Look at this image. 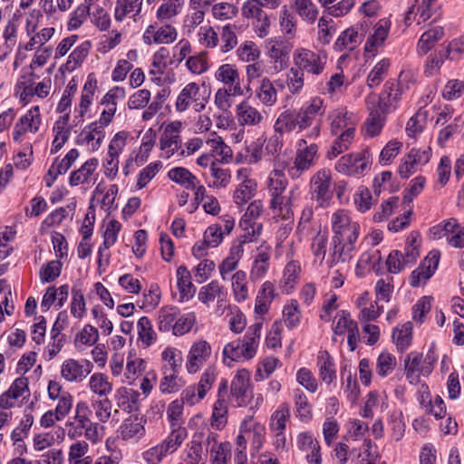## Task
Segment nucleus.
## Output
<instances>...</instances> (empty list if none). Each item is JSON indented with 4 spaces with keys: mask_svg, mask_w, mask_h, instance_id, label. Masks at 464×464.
<instances>
[{
    "mask_svg": "<svg viewBox=\"0 0 464 464\" xmlns=\"http://www.w3.org/2000/svg\"><path fill=\"white\" fill-rule=\"evenodd\" d=\"M331 227L334 235L331 241L330 259L327 262L329 266L333 267L339 262L344 263L352 258L356 250L361 227L344 209H338L332 214Z\"/></svg>",
    "mask_w": 464,
    "mask_h": 464,
    "instance_id": "1",
    "label": "nucleus"
},
{
    "mask_svg": "<svg viewBox=\"0 0 464 464\" xmlns=\"http://www.w3.org/2000/svg\"><path fill=\"white\" fill-rule=\"evenodd\" d=\"M288 181L283 170L275 169L267 178V192L270 197L269 208L274 218L292 222L294 220V202L298 199L297 188H292L287 193Z\"/></svg>",
    "mask_w": 464,
    "mask_h": 464,
    "instance_id": "2",
    "label": "nucleus"
},
{
    "mask_svg": "<svg viewBox=\"0 0 464 464\" xmlns=\"http://www.w3.org/2000/svg\"><path fill=\"white\" fill-rule=\"evenodd\" d=\"M262 327L263 319H259L248 326L242 338L229 342L224 346L222 361L226 366L232 368L235 362H247L256 355Z\"/></svg>",
    "mask_w": 464,
    "mask_h": 464,
    "instance_id": "3",
    "label": "nucleus"
},
{
    "mask_svg": "<svg viewBox=\"0 0 464 464\" xmlns=\"http://www.w3.org/2000/svg\"><path fill=\"white\" fill-rule=\"evenodd\" d=\"M292 59L294 66L300 71L313 76H319L326 68L328 55L324 50L298 46L294 50Z\"/></svg>",
    "mask_w": 464,
    "mask_h": 464,
    "instance_id": "4",
    "label": "nucleus"
},
{
    "mask_svg": "<svg viewBox=\"0 0 464 464\" xmlns=\"http://www.w3.org/2000/svg\"><path fill=\"white\" fill-rule=\"evenodd\" d=\"M297 111L305 129H309L305 137L310 140L317 139L321 135L322 121H318L314 126L313 123L317 116L324 115L326 111L324 100L319 96H314L304 102Z\"/></svg>",
    "mask_w": 464,
    "mask_h": 464,
    "instance_id": "5",
    "label": "nucleus"
},
{
    "mask_svg": "<svg viewBox=\"0 0 464 464\" xmlns=\"http://www.w3.org/2000/svg\"><path fill=\"white\" fill-rule=\"evenodd\" d=\"M372 160L368 150L352 152L342 156L334 164V169L344 176L361 178L371 169Z\"/></svg>",
    "mask_w": 464,
    "mask_h": 464,
    "instance_id": "6",
    "label": "nucleus"
},
{
    "mask_svg": "<svg viewBox=\"0 0 464 464\" xmlns=\"http://www.w3.org/2000/svg\"><path fill=\"white\" fill-rule=\"evenodd\" d=\"M209 97L210 92L206 89L202 91L197 82H189L179 93L175 109L178 112H184L192 106L196 112H200L205 110Z\"/></svg>",
    "mask_w": 464,
    "mask_h": 464,
    "instance_id": "7",
    "label": "nucleus"
},
{
    "mask_svg": "<svg viewBox=\"0 0 464 464\" xmlns=\"http://www.w3.org/2000/svg\"><path fill=\"white\" fill-rule=\"evenodd\" d=\"M317 154V144H308L305 139H300L296 143V151L293 166L289 167L287 169L288 176L292 179H299L314 165Z\"/></svg>",
    "mask_w": 464,
    "mask_h": 464,
    "instance_id": "8",
    "label": "nucleus"
},
{
    "mask_svg": "<svg viewBox=\"0 0 464 464\" xmlns=\"http://www.w3.org/2000/svg\"><path fill=\"white\" fill-rule=\"evenodd\" d=\"M261 0H247L241 8L245 18L252 19V25L258 37L264 38L270 32V16L264 11Z\"/></svg>",
    "mask_w": 464,
    "mask_h": 464,
    "instance_id": "9",
    "label": "nucleus"
},
{
    "mask_svg": "<svg viewBox=\"0 0 464 464\" xmlns=\"http://www.w3.org/2000/svg\"><path fill=\"white\" fill-rule=\"evenodd\" d=\"M310 193L312 199L320 207L329 205L333 198L332 171L329 169L317 170L310 180Z\"/></svg>",
    "mask_w": 464,
    "mask_h": 464,
    "instance_id": "10",
    "label": "nucleus"
},
{
    "mask_svg": "<svg viewBox=\"0 0 464 464\" xmlns=\"http://www.w3.org/2000/svg\"><path fill=\"white\" fill-rule=\"evenodd\" d=\"M183 442L179 433H169L160 443L143 451L142 459L147 464H160L164 458L177 451Z\"/></svg>",
    "mask_w": 464,
    "mask_h": 464,
    "instance_id": "11",
    "label": "nucleus"
},
{
    "mask_svg": "<svg viewBox=\"0 0 464 464\" xmlns=\"http://www.w3.org/2000/svg\"><path fill=\"white\" fill-rule=\"evenodd\" d=\"M42 125V115L39 106H33L22 115L15 122L13 130V140L21 143L24 140L26 134H35Z\"/></svg>",
    "mask_w": 464,
    "mask_h": 464,
    "instance_id": "12",
    "label": "nucleus"
},
{
    "mask_svg": "<svg viewBox=\"0 0 464 464\" xmlns=\"http://www.w3.org/2000/svg\"><path fill=\"white\" fill-rule=\"evenodd\" d=\"M333 331L335 335H344L347 334V343L350 351L353 352L360 342L358 324L354 321L350 312L346 310L339 311L333 322Z\"/></svg>",
    "mask_w": 464,
    "mask_h": 464,
    "instance_id": "13",
    "label": "nucleus"
},
{
    "mask_svg": "<svg viewBox=\"0 0 464 464\" xmlns=\"http://www.w3.org/2000/svg\"><path fill=\"white\" fill-rule=\"evenodd\" d=\"M181 126V122L177 121L169 123L164 128L160 138V158L168 160L180 149Z\"/></svg>",
    "mask_w": 464,
    "mask_h": 464,
    "instance_id": "14",
    "label": "nucleus"
},
{
    "mask_svg": "<svg viewBox=\"0 0 464 464\" xmlns=\"http://www.w3.org/2000/svg\"><path fill=\"white\" fill-rule=\"evenodd\" d=\"M251 372L247 369L237 371L230 385V396L237 407H245L250 399Z\"/></svg>",
    "mask_w": 464,
    "mask_h": 464,
    "instance_id": "15",
    "label": "nucleus"
},
{
    "mask_svg": "<svg viewBox=\"0 0 464 464\" xmlns=\"http://www.w3.org/2000/svg\"><path fill=\"white\" fill-rule=\"evenodd\" d=\"M212 348L206 340H198L192 343L187 355L186 369L188 373L198 372L210 359Z\"/></svg>",
    "mask_w": 464,
    "mask_h": 464,
    "instance_id": "16",
    "label": "nucleus"
},
{
    "mask_svg": "<svg viewBox=\"0 0 464 464\" xmlns=\"http://www.w3.org/2000/svg\"><path fill=\"white\" fill-rule=\"evenodd\" d=\"M93 364L86 359H67L61 366V376L69 382L80 383L92 372Z\"/></svg>",
    "mask_w": 464,
    "mask_h": 464,
    "instance_id": "17",
    "label": "nucleus"
},
{
    "mask_svg": "<svg viewBox=\"0 0 464 464\" xmlns=\"http://www.w3.org/2000/svg\"><path fill=\"white\" fill-rule=\"evenodd\" d=\"M99 160L91 158L87 160L79 169L71 172L68 183L71 187L82 185L85 188L92 187L99 177L97 171Z\"/></svg>",
    "mask_w": 464,
    "mask_h": 464,
    "instance_id": "18",
    "label": "nucleus"
},
{
    "mask_svg": "<svg viewBox=\"0 0 464 464\" xmlns=\"http://www.w3.org/2000/svg\"><path fill=\"white\" fill-rule=\"evenodd\" d=\"M328 120L330 121V131L333 135H337L343 131L355 133L359 121L354 113L348 111L346 107L343 106L333 110L328 115Z\"/></svg>",
    "mask_w": 464,
    "mask_h": 464,
    "instance_id": "19",
    "label": "nucleus"
},
{
    "mask_svg": "<svg viewBox=\"0 0 464 464\" xmlns=\"http://www.w3.org/2000/svg\"><path fill=\"white\" fill-rule=\"evenodd\" d=\"M178 37L177 29L170 24L157 26L150 24L142 34V41L147 45L169 44L174 43Z\"/></svg>",
    "mask_w": 464,
    "mask_h": 464,
    "instance_id": "20",
    "label": "nucleus"
},
{
    "mask_svg": "<svg viewBox=\"0 0 464 464\" xmlns=\"http://www.w3.org/2000/svg\"><path fill=\"white\" fill-rule=\"evenodd\" d=\"M126 96V91L123 87L115 86L111 88L102 99L101 104L103 109L99 120L96 121L105 128L112 121L117 111L118 101H121Z\"/></svg>",
    "mask_w": 464,
    "mask_h": 464,
    "instance_id": "21",
    "label": "nucleus"
},
{
    "mask_svg": "<svg viewBox=\"0 0 464 464\" xmlns=\"http://www.w3.org/2000/svg\"><path fill=\"white\" fill-rule=\"evenodd\" d=\"M214 77L224 85L222 88L229 89L235 95H244L240 72L235 64H221L215 72Z\"/></svg>",
    "mask_w": 464,
    "mask_h": 464,
    "instance_id": "22",
    "label": "nucleus"
},
{
    "mask_svg": "<svg viewBox=\"0 0 464 464\" xmlns=\"http://www.w3.org/2000/svg\"><path fill=\"white\" fill-rule=\"evenodd\" d=\"M367 110L369 111V116L364 123L365 133L370 137H375L379 135L385 123V114L376 105L377 95L371 94L365 99Z\"/></svg>",
    "mask_w": 464,
    "mask_h": 464,
    "instance_id": "23",
    "label": "nucleus"
},
{
    "mask_svg": "<svg viewBox=\"0 0 464 464\" xmlns=\"http://www.w3.org/2000/svg\"><path fill=\"white\" fill-rule=\"evenodd\" d=\"M105 139V127L98 121L86 125L76 138V144L86 146L90 151L98 150Z\"/></svg>",
    "mask_w": 464,
    "mask_h": 464,
    "instance_id": "24",
    "label": "nucleus"
},
{
    "mask_svg": "<svg viewBox=\"0 0 464 464\" xmlns=\"http://www.w3.org/2000/svg\"><path fill=\"white\" fill-rule=\"evenodd\" d=\"M237 179L240 181L234 191L233 198L237 205H244L249 201L256 193V181L249 178V171L241 168L237 172Z\"/></svg>",
    "mask_w": 464,
    "mask_h": 464,
    "instance_id": "25",
    "label": "nucleus"
},
{
    "mask_svg": "<svg viewBox=\"0 0 464 464\" xmlns=\"http://www.w3.org/2000/svg\"><path fill=\"white\" fill-rule=\"evenodd\" d=\"M271 254V246L265 242L257 247L250 269L251 281L256 282L266 276L270 267Z\"/></svg>",
    "mask_w": 464,
    "mask_h": 464,
    "instance_id": "26",
    "label": "nucleus"
},
{
    "mask_svg": "<svg viewBox=\"0 0 464 464\" xmlns=\"http://www.w3.org/2000/svg\"><path fill=\"white\" fill-rule=\"evenodd\" d=\"M80 153L77 149H71L63 159L56 158L44 177L45 185L51 188L58 176L65 174L78 159Z\"/></svg>",
    "mask_w": 464,
    "mask_h": 464,
    "instance_id": "27",
    "label": "nucleus"
},
{
    "mask_svg": "<svg viewBox=\"0 0 464 464\" xmlns=\"http://www.w3.org/2000/svg\"><path fill=\"white\" fill-rule=\"evenodd\" d=\"M276 133L284 134L293 131L301 132L305 129L298 111L287 109L281 112L274 124Z\"/></svg>",
    "mask_w": 464,
    "mask_h": 464,
    "instance_id": "28",
    "label": "nucleus"
},
{
    "mask_svg": "<svg viewBox=\"0 0 464 464\" xmlns=\"http://www.w3.org/2000/svg\"><path fill=\"white\" fill-rule=\"evenodd\" d=\"M401 91L396 81H387L380 96H377L376 105L382 113H389L396 108L401 100Z\"/></svg>",
    "mask_w": 464,
    "mask_h": 464,
    "instance_id": "29",
    "label": "nucleus"
},
{
    "mask_svg": "<svg viewBox=\"0 0 464 464\" xmlns=\"http://www.w3.org/2000/svg\"><path fill=\"white\" fill-rule=\"evenodd\" d=\"M440 255L437 252H430L420 265L411 272L410 282L413 287L419 286L420 284L425 283L434 274L438 267Z\"/></svg>",
    "mask_w": 464,
    "mask_h": 464,
    "instance_id": "30",
    "label": "nucleus"
},
{
    "mask_svg": "<svg viewBox=\"0 0 464 464\" xmlns=\"http://www.w3.org/2000/svg\"><path fill=\"white\" fill-rule=\"evenodd\" d=\"M437 358L433 352L429 351L424 356L416 352L410 353L405 359V368H411L422 376H429L434 368Z\"/></svg>",
    "mask_w": 464,
    "mask_h": 464,
    "instance_id": "31",
    "label": "nucleus"
},
{
    "mask_svg": "<svg viewBox=\"0 0 464 464\" xmlns=\"http://www.w3.org/2000/svg\"><path fill=\"white\" fill-rule=\"evenodd\" d=\"M316 366L320 380L326 385L336 384L337 372L334 357L326 350L318 352Z\"/></svg>",
    "mask_w": 464,
    "mask_h": 464,
    "instance_id": "32",
    "label": "nucleus"
},
{
    "mask_svg": "<svg viewBox=\"0 0 464 464\" xmlns=\"http://www.w3.org/2000/svg\"><path fill=\"white\" fill-rule=\"evenodd\" d=\"M143 0H116L113 11L114 20L121 23L130 18L137 22L140 17Z\"/></svg>",
    "mask_w": 464,
    "mask_h": 464,
    "instance_id": "33",
    "label": "nucleus"
},
{
    "mask_svg": "<svg viewBox=\"0 0 464 464\" xmlns=\"http://www.w3.org/2000/svg\"><path fill=\"white\" fill-rule=\"evenodd\" d=\"M145 420L138 415L125 419L119 427L120 437L123 440L138 441L145 435Z\"/></svg>",
    "mask_w": 464,
    "mask_h": 464,
    "instance_id": "34",
    "label": "nucleus"
},
{
    "mask_svg": "<svg viewBox=\"0 0 464 464\" xmlns=\"http://www.w3.org/2000/svg\"><path fill=\"white\" fill-rule=\"evenodd\" d=\"M28 379L25 377L16 378L9 389L0 395V408L3 410L11 409L15 406L16 400L29 392Z\"/></svg>",
    "mask_w": 464,
    "mask_h": 464,
    "instance_id": "35",
    "label": "nucleus"
},
{
    "mask_svg": "<svg viewBox=\"0 0 464 464\" xmlns=\"http://www.w3.org/2000/svg\"><path fill=\"white\" fill-rule=\"evenodd\" d=\"M183 402L179 400H175L171 401L167 408V419L170 426L169 433L179 434L181 437V440L185 441L188 437V431L185 427H183Z\"/></svg>",
    "mask_w": 464,
    "mask_h": 464,
    "instance_id": "36",
    "label": "nucleus"
},
{
    "mask_svg": "<svg viewBox=\"0 0 464 464\" xmlns=\"http://www.w3.org/2000/svg\"><path fill=\"white\" fill-rule=\"evenodd\" d=\"M227 296V292L226 288L217 280H212L208 285L202 286L198 295V300L208 305L217 300V305L218 308L223 305Z\"/></svg>",
    "mask_w": 464,
    "mask_h": 464,
    "instance_id": "37",
    "label": "nucleus"
},
{
    "mask_svg": "<svg viewBox=\"0 0 464 464\" xmlns=\"http://www.w3.org/2000/svg\"><path fill=\"white\" fill-rule=\"evenodd\" d=\"M242 432L246 433L252 450L257 452L265 440L266 427L255 421L252 417H248L242 421Z\"/></svg>",
    "mask_w": 464,
    "mask_h": 464,
    "instance_id": "38",
    "label": "nucleus"
},
{
    "mask_svg": "<svg viewBox=\"0 0 464 464\" xmlns=\"http://www.w3.org/2000/svg\"><path fill=\"white\" fill-rule=\"evenodd\" d=\"M392 23L387 18L380 19L374 25L373 34L367 39L364 46L365 53L375 55L376 50L382 46L388 37Z\"/></svg>",
    "mask_w": 464,
    "mask_h": 464,
    "instance_id": "39",
    "label": "nucleus"
},
{
    "mask_svg": "<svg viewBox=\"0 0 464 464\" xmlns=\"http://www.w3.org/2000/svg\"><path fill=\"white\" fill-rule=\"evenodd\" d=\"M69 113H65L60 117L53 127V132L54 135L52 142L51 153H57L63 146L67 142L71 135V126L69 125Z\"/></svg>",
    "mask_w": 464,
    "mask_h": 464,
    "instance_id": "40",
    "label": "nucleus"
},
{
    "mask_svg": "<svg viewBox=\"0 0 464 464\" xmlns=\"http://www.w3.org/2000/svg\"><path fill=\"white\" fill-rule=\"evenodd\" d=\"M236 115L240 126H257L264 120L262 113L246 101L237 105Z\"/></svg>",
    "mask_w": 464,
    "mask_h": 464,
    "instance_id": "41",
    "label": "nucleus"
},
{
    "mask_svg": "<svg viewBox=\"0 0 464 464\" xmlns=\"http://www.w3.org/2000/svg\"><path fill=\"white\" fill-rule=\"evenodd\" d=\"M140 396V392L133 389L121 387L115 392V401L119 408L130 413L139 410Z\"/></svg>",
    "mask_w": 464,
    "mask_h": 464,
    "instance_id": "42",
    "label": "nucleus"
},
{
    "mask_svg": "<svg viewBox=\"0 0 464 464\" xmlns=\"http://www.w3.org/2000/svg\"><path fill=\"white\" fill-rule=\"evenodd\" d=\"M266 55L275 63H279L282 67L286 66L289 59V47L280 38H270L266 43Z\"/></svg>",
    "mask_w": 464,
    "mask_h": 464,
    "instance_id": "43",
    "label": "nucleus"
},
{
    "mask_svg": "<svg viewBox=\"0 0 464 464\" xmlns=\"http://www.w3.org/2000/svg\"><path fill=\"white\" fill-rule=\"evenodd\" d=\"M97 89V80L93 73L87 76V80L83 85L81 95V101L75 111L79 114L80 121H82L85 113L88 111L93 101L94 92Z\"/></svg>",
    "mask_w": 464,
    "mask_h": 464,
    "instance_id": "44",
    "label": "nucleus"
},
{
    "mask_svg": "<svg viewBox=\"0 0 464 464\" xmlns=\"http://www.w3.org/2000/svg\"><path fill=\"white\" fill-rule=\"evenodd\" d=\"M183 5V0H162L156 11V19L160 23H172L181 13Z\"/></svg>",
    "mask_w": 464,
    "mask_h": 464,
    "instance_id": "45",
    "label": "nucleus"
},
{
    "mask_svg": "<svg viewBox=\"0 0 464 464\" xmlns=\"http://www.w3.org/2000/svg\"><path fill=\"white\" fill-rule=\"evenodd\" d=\"M301 272L300 264L295 260H289L285 265L283 276L280 281V288L283 293L289 295L299 281Z\"/></svg>",
    "mask_w": 464,
    "mask_h": 464,
    "instance_id": "46",
    "label": "nucleus"
},
{
    "mask_svg": "<svg viewBox=\"0 0 464 464\" xmlns=\"http://www.w3.org/2000/svg\"><path fill=\"white\" fill-rule=\"evenodd\" d=\"M443 36L444 28L442 26H434L425 31L420 35L417 44L418 54L420 56L427 54Z\"/></svg>",
    "mask_w": 464,
    "mask_h": 464,
    "instance_id": "47",
    "label": "nucleus"
},
{
    "mask_svg": "<svg viewBox=\"0 0 464 464\" xmlns=\"http://www.w3.org/2000/svg\"><path fill=\"white\" fill-rule=\"evenodd\" d=\"M362 39L363 35L362 34H359L354 27H350L338 36L334 48L336 52L353 51L362 42Z\"/></svg>",
    "mask_w": 464,
    "mask_h": 464,
    "instance_id": "48",
    "label": "nucleus"
},
{
    "mask_svg": "<svg viewBox=\"0 0 464 464\" xmlns=\"http://www.w3.org/2000/svg\"><path fill=\"white\" fill-rule=\"evenodd\" d=\"M294 404L296 418L303 423H309L313 419L312 405L299 388L294 390Z\"/></svg>",
    "mask_w": 464,
    "mask_h": 464,
    "instance_id": "49",
    "label": "nucleus"
},
{
    "mask_svg": "<svg viewBox=\"0 0 464 464\" xmlns=\"http://www.w3.org/2000/svg\"><path fill=\"white\" fill-rule=\"evenodd\" d=\"M229 279L235 301L237 303L245 302L249 296L246 273L244 270H237Z\"/></svg>",
    "mask_w": 464,
    "mask_h": 464,
    "instance_id": "50",
    "label": "nucleus"
},
{
    "mask_svg": "<svg viewBox=\"0 0 464 464\" xmlns=\"http://www.w3.org/2000/svg\"><path fill=\"white\" fill-rule=\"evenodd\" d=\"M177 285L181 301L188 300L195 295L196 289L191 282V275L185 266L177 268Z\"/></svg>",
    "mask_w": 464,
    "mask_h": 464,
    "instance_id": "51",
    "label": "nucleus"
},
{
    "mask_svg": "<svg viewBox=\"0 0 464 464\" xmlns=\"http://www.w3.org/2000/svg\"><path fill=\"white\" fill-rule=\"evenodd\" d=\"M336 136V139L333 141L326 152V158L328 160H334L348 150L354 140L355 133H352V131H343Z\"/></svg>",
    "mask_w": 464,
    "mask_h": 464,
    "instance_id": "52",
    "label": "nucleus"
},
{
    "mask_svg": "<svg viewBox=\"0 0 464 464\" xmlns=\"http://www.w3.org/2000/svg\"><path fill=\"white\" fill-rule=\"evenodd\" d=\"M381 259L382 256L379 250H371L362 253L356 265V275L362 277L372 270H378L377 266Z\"/></svg>",
    "mask_w": 464,
    "mask_h": 464,
    "instance_id": "53",
    "label": "nucleus"
},
{
    "mask_svg": "<svg viewBox=\"0 0 464 464\" xmlns=\"http://www.w3.org/2000/svg\"><path fill=\"white\" fill-rule=\"evenodd\" d=\"M446 241L453 247H464V226L457 219L450 218L445 221Z\"/></svg>",
    "mask_w": 464,
    "mask_h": 464,
    "instance_id": "54",
    "label": "nucleus"
},
{
    "mask_svg": "<svg viewBox=\"0 0 464 464\" xmlns=\"http://www.w3.org/2000/svg\"><path fill=\"white\" fill-rule=\"evenodd\" d=\"M256 97L265 106L271 107L277 102V91L269 78L264 77L256 90Z\"/></svg>",
    "mask_w": 464,
    "mask_h": 464,
    "instance_id": "55",
    "label": "nucleus"
},
{
    "mask_svg": "<svg viewBox=\"0 0 464 464\" xmlns=\"http://www.w3.org/2000/svg\"><path fill=\"white\" fill-rule=\"evenodd\" d=\"M163 361L161 372H179L182 365V353L177 348L167 347L161 353Z\"/></svg>",
    "mask_w": 464,
    "mask_h": 464,
    "instance_id": "56",
    "label": "nucleus"
},
{
    "mask_svg": "<svg viewBox=\"0 0 464 464\" xmlns=\"http://www.w3.org/2000/svg\"><path fill=\"white\" fill-rule=\"evenodd\" d=\"M291 418L290 405L288 402H282L272 413L269 421V428L272 431H285L286 423Z\"/></svg>",
    "mask_w": 464,
    "mask_h": 464,
    "instance_id": "57",
    "label": "nucleus"
},
{
    "mask_svg": "<svg viewBox=\"0 0 464 464\" xmlns=\"http://www.w3.org/2000/svg\"><path fill=\"white\" fill-rule=\"evenodd\" d=\"M88 386L92 392L101 398L107 397L112 392V383L102 372L93 373L89 379Z\"/></svg>",
    "mask_w": 464,
    "mask_h": 464,
    "instance_id": "58",
    "label": "nucleus"
},
{
    "mask_svg": "<svg viewBox=\"0 0 464 464\" xmlns=\"http://www.w3.org/2000/svg\"><path fill=\"white\" fill-rule=\"evenodd\" d=\"M168 178L186 189L195 188L198 179L194 174L183 167H175L169 169Z\"/></svg>",
    "mask_w": 464,
    "mask_h": 464,
    "instance_id": "59",
    "label": "nucleus"
},
{
    "mask_svg": "<svg viewBox=\"0 0 464 464\" xmlns=\"http://www.w3.org/2000/svg\"><path fill=\"white\" fill-rule=\"evenodd\" d=\"M411 339L412 324L411 322H407L396 327L392 332V340L401 353H403L410 347Z\"/></svg>",
    "mask_w": 464,
    "mask_h": 464,
    "instance_id": "60",
    "label": "nucleus"
},
{
    "mask_svg": "<svg viewBox=\"0 0 464 464\" xmlns=\"http://www.w3.org/2000/svg\"><path fill=\"white\" fill-rule=\"evenodd\" d=\"M292 7L308 24H313L318 16V9L312 0H290Z\"/></svg>",
    "mask_w": 464,
    "mask_h": 464,
    "instance_id": "61",
    "label": "nucleus"
},
{
    "mask_svg": "<svg viewBox=\"0 0 464 464\" xmlns=\"http://www.w3.org/2000/svg\"><path fill=\"white\" fill-rule=\"evenodd\" d=\"M92 44L90 41L81 43L69 55L65 63V68L69 72H73L84 62L88 56Z\"/></svg>",
    "mask_w": 464,
    "mask_h": 464,
    "instance_id": "62",
    "label": "nucleus"
},
{
    "mask_svg": "<svg viewBox=\"0 0 464 464\" xmlns=\"http://www.w3.org/2000/svg\"><path fill=\"white\" fill-rule=\"evenodd\" d=\"M428 115L426 110L420 109L409 119L405 128L406 134L411 138H416L420 135L426 127Z\"/></svg>",
    "mask_w": 464,
    "mask_h": 464,
    "instance_id": "63",
    "label": "nucleus"
},
{
    "mask_svg": "<svg viewBox=\"0 0 464 464\" xmlns=\"http://www.w3.org/2000/svg\"><path fill=\"white\" fill-rule=\"evenodd\" d=\"M139 339L142 344L149 347L156 343L157 334L153 329L151 321L147 316H142L137 324Z\"/></svg>",
    "mask_w": 464,
    "mask_h": 464,
    "instance_id": "64",
    "label": "nucleus"
}]
</instances>
